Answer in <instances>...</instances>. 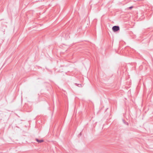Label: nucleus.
Masks as SVG:
<instances>
[{
  "instance_id": "obj_1",
  "label": "nucleus",
  "mask_w": 153,
  "mask_h": 153,
  "mask_svg": "<svg viewBox=\"0 0 153 153\" xmlns=\"http://www.w3.org/2000/svg\"><path fill=\"white\" fill-rule=\"evenodd\" d=\"M114 32L118 31L120 30V27L118 26H114L112 28Z\"/></svg>"
},
{
  "instance_id": "obj_2",
  "label": "nucleus",
  "mask_w": 153,
  "mask_h": 153,
  "mask_svg": "<svg viewBox=\"0 0 153 153\" xmlns=\"http://www.w3.org/2000/svg\"><path fill=\"white\" fill-rule=\"evenodd\" d=\"M36 140L38 143H41L44 141L43 140H39L38 139H36Z\"/></svg>"
},
{
  "instance_id": "obj_3",
  "label": "nucleus",
  "mask_w": 153,
  "mask_h": 153,
  "mask_svg": "<svg viewBox=\"0 0 153 153\" xmlns=\"http://www.w3.org/2000/svg\"><path fill=\"white\" fill-rule=\"evenodd\" d=\"M132 8V7H130L129 8H130V9H131V8Z\"/></svg>"
}]
</instances>
